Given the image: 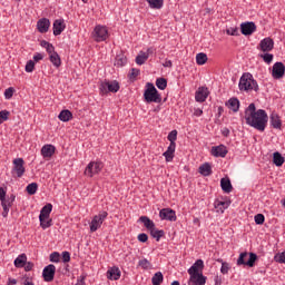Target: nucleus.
I'll return each mask as SVG.
<instances>
[{
  "label": "nucleus",
  "mask_w": 285,
  "mask_h": 285,
  "mask_svg": "<svg viewBox=\"0 0 285 285\" xmlns=\"http://www.w3.org/2000/svg\"><path fill=\"white\" fill-rule=\"evenodd\" d=\"M245 120L247 126H252V128L264 132L266 130V124H268V114L264 109L257 110L255 104L252 102L245 109Z\"/></svg>",
  "instance_id": "nucleus-1"
},
{
  "label": "nucleus",
  "mask_w": 285,
  "mask_h": 285,
  "mask_svg": "<svg viewBox=\"0 0 285 285\" xmlns=\"http://www.w3.org/2000/svg\"><path fill=\"white\" fill-rule=\"evenodd\" d=\"M238 88L245 92H248V90H254L255 92L259 91V85H257V80L253 78L250 72L243 73L239 79Z\"/></svg>",
  "instance_id": "nucleus-2"
},
{
  "label": "nucleus",
  "mask_w": 285,
  "mask_h": 285,
  "mask_svg": "<svg viewBox=\"0 0 285 285\" xmlns=\"http://www.w3.org/2000/svg\"><path fill=\"white\" fill-rule=\"evenodd\" d=\"M145 101L147 104H161V95L155 88L153 82L147 83V89L144 92Z\"/></svg>",
  "instance_id": "nucleus-3"
},
{
  "label": "nucleus",
  "mask_w": 285,
  "mask_h": 285,
  "mask_svg": "<svg viewBox=\"0 0 285 285\" xmlns=\"http://www.w3.org/2000/svg\"><path fill=\"white\" fill-rule=\"evenodd\" d=\"M246 257H248V253H240L237 259V266H248L249 268H253V266H255V262H257V254L249 253V258L247 262Z\"/></svg>",
  "instance_id": "nucleus-4"
},
{
  "label": "nucleus",
  "mask_w": 285,
  "mask_h": 285,
  "mask_svg": "<svg viewBox=\"0 0 285 285\" xmlns=\"http://www.w3.org/2000/svg\"><path fill=\"white\" fill-rule=\"evenodd\" d=\"M119 81L114 80V81H109V80H104L100 83V92L102 95H108V92H119Z\"/></svg>",
  "instance_id": "nucleus-5"
},
{
  "label": "nucleus",
  "mask_w": 285,
  "mask_h": 285,
  "mask_svg": "<svg viewBox=\"0 0 285 285\" xmlns=\"http://www.w3.org/2000/svg\"><path fill=\"white\" fill-rule=\"evenodd\" d=\"M100 170H104L101 161H90L85 169V175L87 177H95V175H99Z\"/></svg>",
  "instance_id": "nucleus-6"
},
{
  "label": "nucleus",
  "mask_w": 285,
  "mask_h": 285,
  "mask_svg": "<svg viewBox=\"0 0 285 285\" xmlns=\"http://www.w3.org/2000/svg\"><path fill=\"white\" fill-rule=\"evenodd\" d=\"M13 167H12V175H16V177L21 178L23 175H26V167L24 164L26 161L23 158H16L13 159Z\"/></svg>",
  "instance_id": "nucleus-7"
},
{
  "label": "nucleus",
  "mask_w": 285,
  "mask_h": 285,
  "mask_svg": "<svg viewBox=\"0 0 285 285\" xmlns=\"http://www.w3.org/2000/svg\"><path fill=\"white\" fill-rule=\"evenodd\" d=\"M107 217L108 212H101L99 215H96L90 223L91 233H97V230L101 228V224H104Z\"/></svg>",
  "instance_id": "nucleus-8"
},
{
  "label": "nucleus",
  "mask_w": 285,
  "mask_h": 285,
  "mask_svg": "<svg viewBox=\"0 0 285 285\" xmlns=\"http://www.w3.org/2000/svg\"><path fill=\"white\" fill-rule=\"evenodd\" d=\"M14 199H17V196L14 194H11L9 197L1 198V206L3 208L2 217H8V213H10V208H12V204H14Z\"/></svg>",
  "instance_id": "nucleus-9"
},
{
  "label": "nucleus",
  "mask_w": 285,
  "mask_h": 285,
  "mask_svg": "<svg viewBox=\"0 0 285 285\" xmlns=\"http://www.w3.org/2000/svg\"><path fill=\"white\" fill-rule=\"evenodd\" d=\"M159 217L166 222H177V213L170 208L160 209Z\"/></svg>",
  "instance_id": "nucleus-10"
},
{
  "label": "nucleus",
  "mask_w": 285,
  "mask_h": 285,
  "mask_svg": "<svg viewBox=\"0 0 285 285\" xmlns=\"http://www.w3.org/2000/svg\"><path fill=\"white\" fill-rule=\"evenodd\" d=\"M94 39L98 42L106 41L108 39V29L104 26H97L94 30Z\"/></svg>",
  "instance_id": "nucleus-11"
},
{
  "label": "nucleus",
  "mask_w": 285,
  "mask_h": 285,
  "mask_svg": "<svg viewBox=\"0 0 285 285\" xmlns=\"http://www.w3.org/2000/svg\"><path fill=\"white\" fill-rule=\"evenodd\" d=\"M56 273H57V267L52 264H49L42 271L43 281L45 282H53Z\"/></svg>",
  "instance_id": "nucleus-12"
},
{
  "label": "nucleus",
  "mask_w": 285,
  "mask_h": 285,
  "mask_svg": "<svg viewBox=\"0 0 285 285\" xmlns=\"http://www.w3.org/2000/svg\"><path fill=\"white\" fill-rule=\"evenodd\" d=\"M257 30V24L253 21L243 22L240 24V32L244 35V37H250L253 32Z\"/></svg>",
  "instance_id": "nucleus-13"
},
{
  "label": "nucleus",
  "mask_w": 285,
  "mask_h": 285,
  "mask_svg": "<svg viewBox=\"0 0 285 285\" xmlns=\"http://www.w3.org/2000/svg\"><path fill=\"white\" fill-rule=\"evenodd\" d=\"M285 75L284 62H275L272 68V77L274 79H282Z\"/></svg>",
  "instance_id": "nucleus-14"
},
{
  "label": "nucleus",
  "mask_w": 285,
  "mask_h": 285,
  "mask_svg": "<svg viewBox=\"0 0 285 285\" xmlns=\"http://www.w3.org/2000/svg\"><path fill=\"white\" fill-rule=\"evenodd\" d=\"M259 48L262 52H271L275 48V41L271 37H267L259 42Z\"/></svg>",
  "instance_id": "nucleus-15"
},
{
  "label": "nucleus",
  "mask_w": 285,
  "mask_h": 285,
  "mask_svg": "<svg viewBox=\"0 0 285 285\" xmlns=\"http://www.w3.org/2000/svg\"><path fill=\"white\" fill-rule=\"evenodd\" d=\"M188 275H198L204 273V261L197 259L193 266L187 271Z\"/></svg>",
  "instance_id": "nucleus-16"
},
{
  "label": "nucleus",
  "mask_w": 285,
  "mask_h": 285,
  "mask_svg": "<svg viewBox=\"0 0 285 285\" xmlns=\"http://www.w3.org/2000/svg\"><path fill=\"white\" fill-rule=\"evenodd\" d=\"M208 95H210V91H208L207 87H199L198 90L196 91L195 99L199 104H204V101L208 99Z\"/></svg>",
  "instance_id": "nucleus-17"
},
{
  "label": "nucleus",
  "mask_w": 285,
  "mask_h": 285,
  "mask_svg": "<svg viewBox=\"0 0 285 285\" xmlns=\"http://www.w3.org/2000/svg\"><path fill=\"white\" fill-rule=\"evenodd\" d=\"M189 275V282L191 283V285H206V276H204V273Z\"/></svg>",
  "instance_id": "nucleus-18"
},
{
  "label": "nucleus",
  "mask_w": 285,
  "mask_h": 285,
  "mask_svg": "<svg viewBox=\"0 0 285 285\" xmlns=\"http://www.w3.org/2000/svg\"><path fill=\"white\" fill-rule=\"evenodd\" d=\"M37 28L38 31L41 32V35H45V32H48V30H50V20L47 18L38 20Z\"/></svg>",
  "instance_id": "nucleus-19"
},
{
  "label": "nucleus",
  "mask_w": 285,
  "mask_h": 285,
  "mask_svg": "<svg viewBox=\"0 0 285 285\" xmlns=\"http://www.w3.org/2000/svg\"><path fill=\"white\" fill-rule=\"evenodd\" d=\"M212 155L214 157H226V155H228V149L224 145L212 147Z\"/></svg>",
  "instance_id": "nucleus-20"
},
{
  "label": "nucleus",
  "mask_w": 285,
  "mask_h": 285,
  "mask_svg": "<svg viewBox=\"0 0 285 285\" xmlns=\"http://www.w3.org/2000/svg\"><path fill=\"white\" fill-rule=\"evenodd\" d=\"M52 213V204H47L42 207L39 215V222H43V219H50V214Z\"/></svg>",
  "instance_id": "nucleus-21"
},
{
  "label": "nucleus",
  "mask_w": 285,
  "mask_h": 285,
  "mask_svg": "<svg viewBox=\"0 0 285 285\" xmlns=\"http://www.w3.org/2000/svg\"><path fill=\"white\" fill-rule=\"evenodd\" d=\"M63 30H66V23H63V20H61V19L55 20V22H53L55 37H59V35H61V32H63Z\"/></svg>",
  "instance_id": "nucleus-22"
},
{
  "label": "nucleus",
  "mask_w": 285,
  "mask_h": 285,
  "mask_svg": "<svg viewBox=\"0 0 285 285\" xmlns=\"http://www.w3.org/2000/svg\"><path fill=\"white\" fill-rule=\"evenodd\" d=\"M107 277L117 282L121 277V271H119V267L114 266L107 271Z\"/></svg>",
  "instance_id": "nucleus-23"
},
{
  "label": "nucleus",
  "mask_w": 285,
  "mask_h": 285,
  "mask_svg": "<svg viewBox=\"0 0 285 285\" xmlns=\"http://www.w3.org/2000/svg\"><path fill=\"white\" fill-rule=\"evenodd\" d=\"M220 188L224 193H233V184L230 183V178H222Z\"/></svg>",
  "instance_id": "nucleus-24"
},
{
  "label": "nucleus",
  "mask_w": 285,
  "mask_h": 285,
  "mask_svg": "<svg viewBox=\"0 0 285 285\" xmlns=\"http://www.w3.org/2000/svg\"><path fill=\"white\" fill-rule=\"evenodd\" d=\"M175 148H177V144H169L167 150L163 154L165 156L166 161H170L175 157Z\"/></svg>",
  "instance_id": "nucleus-25"
},
{
  "label": "nucleus",
  "mask_w": 285,
  "mask_h": 285,
  "mask_svg": "<svg viewBox=\"0 0 285 285\" xmlns=\"http://www.w3.org/2000/svg\"><path fill=\"white\" fill-rule=\"evenodd\" d=\"M228 206H230V202H224V200L217 199L214 203V207L218 213H224L226 208H228Z\"/></svg>",
  "instance_id": "nucleus-26"
},
{
  "label": "nucleus",
  "mask_w": 285,
  "mask_h": 285,
  "mask_svg": "<svg viewBox=\"0 0 285 285\" xmlns=\"http://www.w3.org/2000/svg\"><path fill=\"white\" fill-rule=\"evenodd\" d=\"M199 174L203 175V177H210V175H213V168L210 167V164L204 163L199 167Z\"/></svg>",
  "instance_id": "nucleus-27"
},
{
  "label": "nucleus",
  "mask_w": 285,
  "mask_h": 285,
  "mask_svg": "<svg viewBox=\"0 0 285 285\" xmlns=\"http://www.w3.org/2000/svg\"><path fill=\"white\" fill-rule=\"evenodd\" d=\"M55 150H56L55 146H52V145H45L41 148V155L45 158L52 157V155H55Z\"/></svg>",
  "instance_id": "nucleus-28"
},
{
  "label": "nucleus",
  "mask_w": 285,
  "mask_h": 285,
  "mask_svg": "<svg viewBox=\"0 0 285 285\" xmlns=\"http://www.w3.org/2000/svg\"><path fill=\"white\" fill-rule=\"evenodd\" d=\"M226 106L229 108V110H233V112H239V99L230 98Z\"/></svg>",
  "instance_id": "nucleus-29"
},
{
  "label": "nucleus",
  "mask_w": 285,
  "mask_h": 285,
  "mask_svg": "<svg viewBox=\"0 0 285 285\" xmlns=\"http://www.w3.org/2000/svg\"><path fill=\"white\" fill-rule=\"evenodd\" d=\"M26 262H28V256H26V254L19 255V256L14 259V266H16V268H23V267L26 266Z\"/></svg>",
  "instance_id": "nucleus-30"
},
{
  "label": "nucleus",
  "mask_w": 285,
  "mask_h": 285,
  "mask_svg": "<svg viewBox=\"0 0 285 285\" xmlns=\"http://www.w3.org/2000/svg\"><path fill=\"white\" fill-rule=\"evenodd\" d=\"M269 121L273 128H276V129L282 128V120L279 119V116L277 114H272L269 116Z\"/></svg>",
  "instance_id": "nucleus-31"
},
{
  "label": "nucleus",
  "mask_w": 285,
  "mask_h": 285,
  "mask_svg": "<svg viewBox=\"0 0 285 285\" xmlns=\"http://www.w3.org/2000/svg\"><path fill=\"white\" fill-rule=\"evenodd\" d=\"M149 233H150L151 237L154 239H156V242H159V239H161V237H164V235H165L164 229H157L156 226L154 228L149 229Z\"/></svg>",
  "instance_id": "nucleus-32"
},
{
  "label": "nucleus",
  "mask_w": 285,
  "mask_h": 285,
  "mask_svg": "<svg viewBox=\"0 0 285 285\" xmlns=\"http://www.w3.org/2000/svg\"><path fill=\"white\" fill-rule=\"evenodd\" d=\"M139 222H141V224H144L145 228H147V230H151V228H155V222L150 220V218L148 216H141L139 218Z\"/></svg>",
  "instance_id": "nucleus-33"
},
{
  "label": "nucleus",
  "mask_w": 285,
  "mask_h": 285,
  "mask_svg": "<svg viewBox=\"0 0 285 285\" xmlns=\"http://www.w3.org/2000/svg\"><path fill=\"white\" fill-rule=\"evenodd\" d=\"M149 8L153 10H161L164 8V0H146Z\"/></svg>",
  "instance_id": "nucleus-34"
},
{
  "label": "nucleus",
  "mask_w": 285,
  "mask_h": 285,
  "mask_svg": "<svg viewBox=\"0 0 285 285\" xmlns=\"http://www.w3.org/2000/svg\"><path fill=\"white\" fill-rule=\"evenodd\" d=\"M58 118L60 119V121H70V119H72V111L63 109L62 111H60Z\"/></svg>",
  "instance_id": "nucleus-35"
},
{
  "label": "nucleus",
  "mask_w": 285,
  "mask_h": 285,
  "mask_svg": "<svg viewBox=\"0 0 285 285\" xmlns=\"http://www.w3.org/2000/svg\"><path fill=\"white\" fill-rule=\"evenodd\" d=\"M284 156L279 151H276L273 154V164H275L277 167L284 166Z\"/></svg>",
  "instance_id": "nucleus-36"
},
{
  "label": "nucleus",
  "mask_w": 285,
  "mask_h": 285,
  "mask_svg": "<svg viewBox=\"0 0 285 285\" xmlns=\"http://www.w3.org/2000/svg\"><path fill=\"white\" fill-rule=\"evenodd\" d=\"M148 61V53L140 51L139 55L136 57L137 66H144Z\"/></svg>",
  "instance_id": "nucleus-37"
},
{
  "label": "nucleus",
  "mask_w": 285,
  "mask_h": 285,
  "mask_svg": "<svg viewBox=\"0 0 285 285\" xmlns=\"http://www.w3.org/2000/svg\"><path fill=\"white\" fill-rule=\"evenodd\" d=\"M49 59L56 68H59L61 66V57H59V53H51V56H49Z\"/></svg>",
  "instance_id": "nucleus-38"
},
{
  "label": "nucleus",
  "mask_w": 285,
  "mask_h": 285,
  "mask_svg": "<svg viewBox=\"0 0 285 285\" xmlns=\"http://www.w3.org/2000/svg\"><path fill=\"white\" fill-rule=\"evenodd\" d=\"M208 61V56L204 52H199L196 55V63L198 66H204Z\"/></svg>",
  "instance_id": "nucleus-39"
},
{
  "label": "nucleus",
  "mask_w": 285,
  "mask_h": 285,
  "mask_svg": "<svg viewBox=\"0 0 285 285\" xmlns=\"http://www.w3.org/2000/svg\"><path fill=\"white\" fill-rule=\"evenodd\" d=\"M161 282H164V274L161 272L155 273L151 278L153 285H161Z\"/></svg>",
  "instance_id": "nucleus-40"
},
{
  "label": "nucleus",
  "mask_w": 285,
  "mask_h": 285,
  "mask_svg": "<svg viewBox=\"0 0 285 285\" xmlns=\"http://www.w3.org/2000/svg\"><path fill=\"white\" fill-rule=\"evenodd\" d=\"M156 86L158 90H166L168 87V80L166 78L156 79Z\"/></svg>",
  "instance_id": "nucleus-41"
},
{
  "label": "nucleus",
  "mask_w": 285,
  "mask_h": 285,
  "mask_svg": "<svg viewBox=\"0 0 285 285\" xmlns=\"http://www.w3.org/2000/svg\"><path fill=\"white\" fill-rule=\"evenodd\" d=\"M126 63H128V59L126 58V56L120 55L116 57L115 66L121 68L122 66H126Z\"/></svg>",
  "instance_id": "nucleus-42"
},
{
  "label": "nucleus",
  "mask_w": 285,
  "mask_h": 285,
  "mask_svg": "<svg viewBox=\"0 0 285 285\" xmlns=\"http://www.w3.org/2000/svg\"><path fill=\"white\" fill-rule=\"evenodd\" d=\"M38 189H39V185L37 183H31L26 188L28 195H36Z\"/></svg>",
  "instance_id": "nucleus-43"
},
{
  "label": "nucleus",
  "mask_w": 285,
  "mask_h": 285,
  "mask_svg": "<svg viewBox=\"0 0 285 285\" xmlns=\"http://www.w3.org/2000/svg\"><path fill=\"white\" fill-rule=\"evenodd\" d=\"M139 69L131 68L130 72L128 73V79H130V81H135L137 77H139Z\"/></svg>",
  "instance_id": "nucleus-44"
},
{
  "label": "nucleus",
  "mask_w": 285,
  "mask_h": 285,
  "mask_svg": "<svg viewBox=\"0 0 285 285\" xmlns=\"http://www.w3.org/2000/svg\"><path fill=\"white\" fill-rule=\"evenodd\" d=\"M40 226L43 230H46V228H50V226H52V219L42 218V220H40Z\"/></svg>",
  "instance_id": "nucleus-45"
},
{
  "label": "nucleus",
  "mask_w": 285,
  "mask_h": 285,
  "mask_svg": "<svg viewBox=\"0 0 285 285\" xmlns=\"http://www.w3.org/2000/svg\"><path fill=\"white\" fill-rule=\"evenodd\" d=\"M255 224H257V226H262V224H264V222H266V217L264 216V214H257L254 217Z\"/></svg>",
  "instance_id": "nucleus-46"
},
{
  "label": "nucleus",
  "mask_w": 285,
  "mask_h": 285,
  "mask_svg": "<svg viewBox=\"0 0 285 285\" xmlns=\"http://www.w3.org/2000/svg\"><path fill=\"white\" fill-rule=\"evenodd\" d=\"M138 266H141L144 271H148V268H150L151 264L149 263V261L147 258H144L138 262Z\"/></svg>",
  "instance_id": "nucleus-47"
},
{
  "label": "nucleus",
  "mask_w": 285,
  "mask_h": 285,
  "mask_svg": "<svg viewBox=\"0 0 285 285\" xmlns=\"http://www.w3.org/2000/svg\"><path fill=\"white\" fill-rule=\"evenodd\" d=\"M167 139L170 141V144H175V141H177V130H171L168 134Z\"/></svg>",
  "instance_id": "nucleus-48"
},
{
  "label": "nucleus",
  "mask_w": 285,
  "mask_h": 285,
  "mask_svg": "<svg viewBox=\"0 0 285 285\" xmlns=\"http://www.w3.org/2000/svg\"><path fill=\"white\" fill-rule=\"evenodd\" d=\"M261 57L263 58V61H265V63H273V53H264V55H261Z\"/></svg>",
  "instance_id": "nucleus-49"
},
{
  "label": "nucleus",
  "mask_w": 285,
  "mask_h": 285,
  "mask_svg": "<svg viewBox=\"0 0 285 285\" xmlns=\"http://www.w3.org/2000/svg\"><path fill=\"white\" fill-rule=\"evenodd\" d=\"M8 117H10V111L1 110L0 111V124H3V121H8Z\"/></svg>",
  "instance_id": "nucleus-50"
},
{
  "label": "nucleus",
  "mask_w": 285,
  "mask_h": 285,
  "mask_svg": "<svg viewBox=\"0 0 285 285\" xmlns=\"http://www.w3.org/2000/svg\"><path fill=\"white\" fill-rule=\"evenodd\" d=\"M226 33L230 37H239V29L238 28H229L226 30Z\"/></svg>",
  "instance_id": "nucleus-51"
},
{
  "label": "nucleus",
  "mask_w": 285,
  "mask_h": 285,
  "mask_svg": "<svg viewBox=\"0 0 285 285\" xmlns=\"http://www.w3.org/2000/svg\"><path fill=\"white\" fill-rule=\"evenodd\" d=\"M274 259H275V262H277L278 264H285V252L275 255Z\"/></svg>",
  "instance_id": "nucleus-52"
},
{
  "label": "nucleus",
  "mask_w": 285,
  "mask_h": 285,
  "mask_svg": "<svg viewBox=\"0 0 285 285\" xmlns=\"http://www.w3.org/2000/svg\"><path fill=\"white\" fill-rule=\"evenodd\" d=\"M14 95V89L12 87H9L4 90V99H12Z\"/></svg>",
  "instance_id": "nucleus-53"
},
{
  "label": "nucleus",
  "mask_w": 285,
  "mask_h": 285,
  "mask_svg": "<svg viewBox=\"0 0 285 285\" xmlns=\"http://www.w3.org/2000/svg\"><path fill=\"white\" fill-rule=\"evenodd\" d=\"M60 255L59 252H53L50 254V262H53L55 264H59V259H60Z\"/></svg>",
  "instance_id": "nucleus-54"
},
{
  "label": "nucleus",
  "mask_w": 285,
  "mask_h": 285,
  "mask_svg": "<svg viewBox=\"0 0 285 285\" xmlns=\"http://www.w3.org/2000/svg\"><path fill=\"white\" fill-rule=\"evenodd\" d=\"M26 72H33L35 70V61L29 60L24 67Z\"/></svg>",
  "instance_id": "nucleus-55"
},
{
  "label": "nucleus",
  "mask_w": 285,
  "mask_h": 285,
  "mask_svg": "<svg viewBox=\"0 0 285 285\" xmlns=\"http://www.w3.org/2000/svg\"><path fill=\"white\" fill-rule=\"evenodd\" d=\"M228 271H230V266L228 265V263H222L220 273H223V275H227Z\"/></svg>",
  "instance_id": "nucleus-56"
},
{
  "label": "nucleus",
  "mask_w": 285,
  "mask_h": 285,
  "mask_svg": "<svg viewBox=\"0 0 285 285\" xmlns=\"http://www.w3.org/2000/svg\"><path fill=\"white\" fill-rule=\"evenodd\" d=\"M138 242H140L141 244H146V242H148V234H146V233L139 234Z\"/></svg>",
  "instance_id": "nucleus-57"
},
{
  "label": "nucleus",
  "mask_w": 285,
  "mask_h": 285,
  "mask_svg": "<svg viewBox=\"0 0 285 285\" xmlns=\"http://www.w3.org/2000/svg\"><path fill=\"white\" fill-rule=\"evenodd\" d=\"M62 262L65 264H68V262H70V253L69 252H62Z\"/></svg>",
  "instance_id": "nucleus-58"
},
{
  "label": "nucleus",
  "mask_w": 285,
  "mask_h": 285,
  "mask_svg": "<svg viewBox=\"0 0 285 285\" xmlns=\"http://www.w3.org/2000/svg\"><path fill=\"white\" fill-rule=\"evenodd\" d=\"M46 50L49 56L57 53V51H55V46H52V43H49V46L46 48Z\"/></svg>",
  "instance_id": "nucleus-59"
},
{
  "label": "nucleus",
  "mask_w": 285,
  "mask_h": 285,
  "mask_svg": "<svg viewBox=\"0 0 285 285\" xmlns=\"http://www.w3.org/2000/svg\"><path fill=\"white\" fill-rule=\"evenodd\" d=\"M32 268H35V263H31V262L24 263V271L27 273L32 271Z\"/></svg>",
  "instance_id": "nucleus-60"
},
{
  "label": "nucleus",
  "mask_w": 285,
  "mask_h": 285,
  "mask_svg": "<svg viewBox=\"0 0 285 285\" xmlns=\"http://www.w3.org/2000/svg\"><path fill=\"white\" fill-rule=\"evenodd\" d=\"M76 285H86V276H80V278H78Z\"/></svg>",
  "instance_id": "nucleus-61"
},
{
  "label": "nucleus",
  "mask_w": 285,
  "mask_h": 285,
  "mask_svg": "<svg viewBox=\"0 0 285 285\" xmlns=\"http://www.w3.org/2000/svg\"><path fill=\"white\" fill-rule=\"evenodd\" d=\"M215 285H222V275H216L214 278Z\"/></svg>",
  "instance_id": "nucleus-62"
},
{
  "label": "nucleus",
  "mask_w": 285,
  "mask_h": 285,
  "mask_svg": "<svg viewBox=\"0 0 285 285\" xmlns=\"http://www.w3.org/2000/svg\"><path fill=\"white\" fill-rule=\"evenodd\" d=\"M42 59H43V55H41V53H36L33 56V61H41Z\"/></svg>",
  "instance_id": "nucleus-63"
},
{
  "label": "nucleus",
  "mask_w": 285,
  "mask_h": 285,
  "mask_svg": "<svg viewBox=\"0 0 285 285\" xmlns=\"http://www.w3.org/2000/svg\"><path fill=\"white\" fill-rule=\"evenodd\" d=\"M164 68H173V61L171 60H166L164 63H163Z\"/></svg>",
  "instance_id": "nucleus-64"
}]
</instances>
